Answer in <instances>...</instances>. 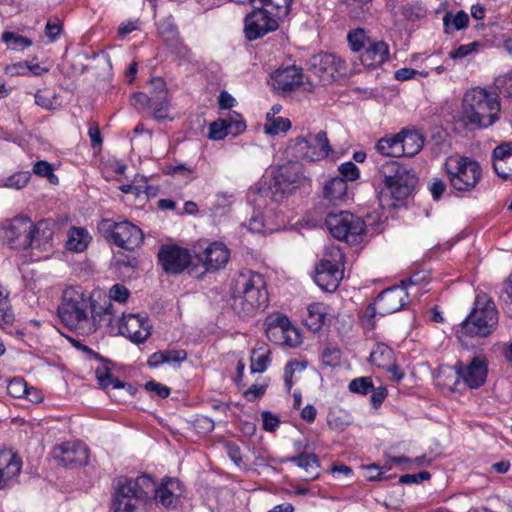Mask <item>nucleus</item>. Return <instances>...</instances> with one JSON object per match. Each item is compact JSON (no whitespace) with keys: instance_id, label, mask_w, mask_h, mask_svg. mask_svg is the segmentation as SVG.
Here are the masks:
<instances>
[{"instance_id":"nucleus-1","label":"nucleus","mask_w":512,"mask_h":512,"mask_svg":"<svg viewBox=\"0 0 512 512\" xmlns=\"http://www.w3.org/2000/svg\"><path fill=\"white\" fill-rule=\"evenodd\" d=\"M111 307L112 305L109 304L108 307L103 308L83 292L68 288L63 293L58 315L68 328L81 335H90L101 326H109L112 323Z\"/></svg>"},{"instance_id":"nucleus-2","label":"nucleus","mask_w":512,"mask_h":512,"mask_svg":"<svg viewBox=\"0 0 512 512\" xmlns=\"http://www.w3.org/2000/svg\"><path fill=\"white\" fill-rule=\"evenodd\" d=\"M232 307L242 316H251L268 303V292L264 277L252 270H243L233 279Z\"/></svg>"},{"instance_id":"nucleus-3","label":"nucleus","mask_w":512,"mask_h":512,"mask_svg":"<svg viewBox=\"0 0 512 512\" xmlns=\"http://www.w3.org/2000/svg\"><path fill=\"white\" fill-rule=\"evenodd\" d=\"M500 110L496 91L475 87L463 96L461 120L465 126L487 128L499 119Z\"/></svg>"},{"instance_id":"nucleus-4","label":"nucleus","mask_w":512,"mask_h":512,"mask_svg":"<svg viewBox=\"0 0 512 512\" xmlns=\"http://www.w3.org/2000/svg\"><path fill=\"white\" fill-rule=\"evenodd\" d=\"M155 480L148 474L136 478L118 477L114 482V512H136L152 501Z\"/></svg>"},{"instance_id":"nucleus-5","label":"nucleus","mask_w":512,"mask_h":512,"mask_svg":"<svg viewBox=\"0 0 512 512\" xmlns=\"http://www.w3.org/2000/svg\"><path fill=\"white\" fill-rule=\"evenodd\" d=\"M375 180L388 189L396 200L409 197L418 183V177L412 168L398 161H385L378 168Z\"/></svg>"},{"instance_id":"nucleus-6","label":"nucleus","mask_w":512,"mask_h":512,"mask_svg":"<svg viewBox=\"0 0 512 512\" xmlns=\"http://www.w3.org/2000/svg\"><path fill=\"white\" fill-rule=\"evenodd\" d=\"M498 324V311L486 294L477 295L474 308L463 321L461 333L470 337H486Z\"/></svg>"},{"instance_id":"nucleus-7","label":"nucleus","mask_w":512,"mask_h":512,"mask_svg":"<svg viewBox=\"0 0 512 512\" xmlns=\"http://www.w3.org/2000/svg\"><path fill=\"white\" fill-rule=\"evenodd\" d=\"M444 166L450 185L459 192L472 191L482 178L480 164L470 157L452 158Z\"/></svg>"},{"instance_id":"nucleus-8","label":"nucleus","mask_w":512,"mask_h":512,"mask_svg":"<svg viewBox=\"0 0 512 512\" xmlns=\"http://www.w3.org/2000/svg\"><path fill=\"white\" fill-rule=\"evenodd\" d=\"M344 254L339 247L331 246L316 266L314 280L326 292H334L344 277Z\"/></svg>"},{"instance_id":"nucleus-9","label":"nucleus","mask_w":512,"mask_h":512,"mask_svg":"<svg viewBox=\"0 0 512 512\" xmlns=\"http://www.w3.org/2000/svg\"><path fill=\"white\" fill-rule=\"evenodd\" d=\"M331 151L332 149L325 131L298 136L291 140L287 147V153L290 156L297 160L309 162L320 161L326 158Z\"/></svg>"},{"instance_id":"nucleus-10","label":"nucleus","mask_w":512,"mask_h":512,"mask_svg":"<svg viewBox=\"0 0 512 512\" xmlns=\"http://www.w3.org/2000/svg\"><path fill=\"white\" fill-rule=\"evenodd\" d=\"M301 176L295 163L280 166L273 176V183L265 190L266 197L275 202H281L288 194L297 188Z\"/></svg>"},{"instance_id":"nucleus-11","label":"nucleus","mask_w":512,"mask_h":512,"mask_svg":"<svg viewBox=\"0 0 512 512\" xmlns=\"http://www.w3.org/2000/svg\"><path fill=\"white\" fill-rule=\"evenodd\" d=\"M346 70L345 62L332 53L316 54L309 61V71L324 85L332 83L337 77L345 76Z\"/></svg>"},{"instance_id":"nucleus-12","label":"nucleus","mask_w":512,"mask_h":512,"mask_svg":"<svg viewBox=\"0 0 512 512\" xmlns=\"http://www.w3.org/2000/svg\"><path fill=\"white\" fill-rule=\"evenodd\" d=\"M157 256L162 269L168 274H180L191 263L189 250L176 244L162 245Z\"/></svg>"},{"instance_id":"nucleus-13","label":"nucleus","mask_w":512,"mask_h":512,"mask_svg":"<svg viewBox=\"0 0 512 512\" xmlns=\"http://www.w3.org/2000/svg\"><path fill=\"white\" fill-rule=\"evenodd\" d=\"M52 456L59 465L75 468L88 463L89 449L82 442H64L53 448Z\"/></svg>"},{"instance_id":"nucleus-14","label":"nucleus","mask_w":512,"mask_h":512,"mask_svg":"<svg viewBox=\"0 0 512 512\" xmlns=\"http://www.w3.org/2000/svg\"><path fill=\"white\" fill-rule=\"evenodd\" d=\"M251 6L253 11L247 14L244 19V32L249 41L259 39L267 33L278 29L279 23L273 17L256 5Z\"/></svg>"},{"instance_id":"nucleus-15","label":"nucleus","mask_w":512,"mask_h":512,"mask_svg":"<svg viewBox=\"0 0 512 512\" xmlns=\"http://www.w3.org/2000/svg\"><path fill=\"white\" fill-rule=\"evenodd\" d=\"M302 69L295 65L279 67L271 74V85L281 94H289L303 84Z\"/></svg>"},{"instance_id":"nucleus-16","label":"nucleus","mask_w":512,"mask_h":512,"mask_svg":"<svg viewBox=\"0 0 512 512\" xmlns=\"http://www.w3.org/2000/svg\"><path fill=\"white\" fill-rule=\"evenodd\" d=\"M119 333L133 343L145 342L151 334L147 318L138 314L123 315L119 322Z\"/></svg>"},{"instance_id":"nucleus-17","label":"nucleus","mask_w":512,"mask_h":512,"mask_svg":"<svg viewBox=\"0 0 512 512\" xmlns=\"http://www.w3.org/2000/svg\"><path fill=\"white\" fill-rule=\"evenodd\" d=\"M457 378H461L470 388H478L484 384L487 377V361L483 356L474 357L464 367L462 362L455 365Z\"/></svg>"},{"instance_id":"nucleus-18","label":"nucleus","mask_w":512,"mask_h":512,"mask_svg":"<svg viewBox=\"0 0 512 512\" xmlns=\"http://www.w3.org/2000/svg\"><path fill=\"white\" fill-rule=\"evenodd\" d=\"M408 300V292L403 287L394 286L382 291L376 298L379 315L385 316L401 310Z\"/></svg>"},{"instance_id":"nucleus-19","label":"nucleus","mask_w":512,"mask_h":512,"mask_svg":"<svg viewBox=\"0 0 512 512\" xmlns=\"http://www.w3.org/2000/svg\"><path fill=\"white\" fill-rule=\"evenodd\" d=\"M197 256L207 271H217L228 263L230 251L224 243L215 241L204 248L201 256Z\"/></svg>"},{"instance_id":"nucleus-20","label":"nucleus","mask_w":512,"mask_h":512,"mask_svg":"<svg viewBox=\"0 0 512 512\" xmlns=\"http://www.w3.org/2000/svg\"><path fill=\"white\" fill-rule=\"evenodd\" d=\"M2 489L12 488L19 483V475L22 469V459L11 448H2Z\"/></svg>"},{"instance_id":"nucleus-21","label":"nucleus","mask_w":512,"mask_h":512,"mask_svg":"<svg viewBox=\"0 0 512 512\" xmlns=\"http://www.w3.org/2000/svg\"><path fill=\"white\" fill-rule=\"evenodd\" d=\"M182 491V485L178 479L167 478L158 488L155 486L152 500L154 499L157 504L167 509L175 508L178 505Z\"/></svg>"},{"instance_id":"nucleus-22","label":"nucleus","mask_w":512,"mask_h":512,"mask_svg":"<svg viewBox=\"0 0 512 512\" xmlns=\"http://www.w3.org/2000/svg\"><path fill=\"white\" fill-rule=\"evenodd\" d=\"M315 217L309 218L305 224H358V218L349 211L339 210L335 207L324 210L321 207L314 209Z\"/></svg>"},{"instance_id":"nucleus-23","label":"nucleus","mask_w":512,"mask_h":512,"mask_svg":"<svg viewBox=\"0 0 512 512\" xmlns=\"http://www.w3.org/2000/svg\"><path fill=\"white\" fill-rule=\"evenodd\" d=\"M110 239L119 247L131 250L143 241L140 226H112Z\"/></svg>"},{"instance_id":"nucleus-24","label":"nucleus","mask_w":512,"mask_h":512,"mask_svg":"<svg viewBox=\"0 0 512 512\" xmlns=\"http://www.w3.org/2000/svg\"><path fill=\"white\" fill-rule=\"evenodd\" d=\"M361 63L368 68H375L382 65L389 58V46L384 41H376L361 54Z\"/></svg>"},{"instance_id":"nucleus-25","label":"nucleus","mask_w":512,"mask_h":512,"mask_svg":"<svg viewBox=\"0 0 512 512\" xmlns=\"http://www.w3.org/2000/svg\"><path fill=\"white\" fill-rule=\"evenodd\" d=\"M399 140L402 156L413 157L422 150L425 139L418 130L403 129L399 132Z\"/></svg>"},{"instance_id":"nucleus-26","label":"nucleus","mask_w":512,"mask_h":512,"mask_svg":"<svg viewBox=\"0 0 512 512\" xmlns=\"http://www.w3.org/2000/svg\"><path fill=\"white\" fill-rule=\"evenodd\" d=\"M266 335L270 341L278 345L297 347L301 344L300 333L291 323L287 327L284 325V327L266 331Z\"/></svg>"},{"instance_id":"nucleus-27","label":"nucleus","mask_w":512,"mask_h":512,"mask_svg":"<svg viewBox=\"0 0 512 512\" xmlns=\"http://www.w3.org/2000/svg\"><path fill=\"white\" fill-rule=\"evenodd\" d=\"M95 377L102 389H106L111 386L116 390H125L129 395H133L134 393V388L131 384L122 382L112 375L108 362L96 368Z\"/></svg>"},{"instance_id":"nucleus-28","label":"nucleus","mask_w":512,"mask_h":512,"mask_svg":"<svg viewBox=\"0 0 512 512\" xmlns=\"http://www.w3.org/2000/svg\"><path fill=\"white\" fill-rule=\"evenodd\" d=\"M289 461L295 463L305 472V475L302 477L304 481L314 480L320 475V465L315 454L301 453L289 458Z\"/></svg>"},{"instance_id":"nucleus-29","label":"nucleus","mask_w":512,"mask_h":512,"mask_svg":"<svg viewBox=\"0 0 512 512\" xmlns=\"http://www.w3.org/2000/svg\"><path fill=\"white\" fill-rule=\"evenodd\" d=\"M323 197L330 202L345 201L348 199V184L339 176L327 180L323 186Z\"/></svg>"},{"instance_id":"nucleus-30","label":"nucleus","mask_w":512,"mask_h":512,"mask_svg":"<svg viewBox=\"0 0 512 512\" xmlns=\"http://www.w3.org/2000/svg\"><path fill=\"white\" fill-rule=\"evenodd\" d=\"M291 3L292 0H255L251 5L258 6L279 23L289 14Z\"/></svg>"},{"instance_id":"nucleus-31","label":"nucleus","mask_w":512,"mask_h":512,"mask_svg":"<svg viewBox=\"0 0 512 512\" xmlns=\"http://www.w3.org/2000/svg\"><path fill=\"white\" fill-rule=\"evenodd\" d=\"M333 238L347 244H358L365 233V226H327Z\"/></svg>"},{"instance_id":"nucleus-32","label":"nucleus","mask_w":512,"mask_h":512,"mask_svg":"<svg viewBox=\"0 0 512 512\" xmlns=\"http://www.w3.org/2000/svg\"><path fill=\"white\" fill-rule=\"evenodd\" d=\"M67 236L66 247L73 252H83L91 241V236L81 226H71Z\"/></svg>"},{"instance_id":"nucleus-33","label":"nucleus","mask_w":512,"mask_h":512,"mask_svg":"<svg viewBox=\"0 0 512 512\" xmlns=\"http://www.w3.org/2000/svg\"><path fill=\"white\" fill-rule=\"evenodd\" d=\"M375 148L383 156L401 157L403 155V150L400 148L399 133L379 139Z\"/></svg>"},{"instance_id":"nucleus-34","label":"nucleus","mask_w":512,"mask_h":512,"mask_svg":"<svg viewBox=\"0 0 512 512\" xmlns=\"http://www.w3.org/2000/svg\"><path fill=\"white\" fill-rule=\"evenodd\" d=\"M307 316L304 318V324L312 332H318L324 325L327 313L322 304L314 303L308 306Z\"/></svg>"},{"instance_id":"nucleus-35","label":"nucleus","mask_w":512,"mask_h":512,"mask_svg":"<svg viewBox=\"0 0 512 512\" xmlns=\"http://www.w3.org/2000/svg\"><path fill=\"white\" fill-rule=\"evenodd\" d=\"M369 360L378 368L385 369L391 367V363L394 361V352L386 344L378 343L371 351Z\"/></svg>"},{"instance_id":"nucleus-36","label":"nucleus","mask_w":512,"mask_h":512,"mask_svg":"<svg viewBox=\"0 0 512 512\" xmlns=\"http://www.w3.org/2000/svg\"><path fill=\"white\" fill-rule=\"evenodd\" d=\"M468 23L469 16L464 11H458L457 13L448 11L443 16V26L446 34L464 29L468 26Z\"/></svg>"},{"instance_id":"nucleus-37","label":"nucleus","mask_w":512,"mask_h":512,"mask_svg":"<svg viewBox=\"0 0 512 512\" xmlns=\"http://www.w3.org/2000/svg\"><path fill=\"white\" fill-rule=\"evenodd\" d=\"M138 260L131 254L118 253L115 260L117 270L127 277H131L138 268Z\"/></svg>"},{"instance_id":"nucleus-38","label":"nucleus","mask_w":512,"mask_h":512,"mask_svg":"<svg viewBox=\"0 0 512 512\" xmlns=\"http://www.w3.org/2000/svg\"><path fill=\"white\" fill-rule=\"evenodd\" d=\"M150 108L153 110V117L157 120H172L169 116V100L168 95L160 94L152 96Z\"/></svg>"},{"instance_id":"nucleus-39","label":"nucleus","mask_w":512,"mask_h":512,"mask_svg":"<svg viewBox=\"0 0 512 512\" xmlns=\"http://www.w3.org/2000/svg\"><path fill=\"white\" fill-rule=\"evenodd\" d=\"M2 42H4L8 49L15 51H23L32 45V41L18 33L3 32Z\"/></svg>"},{"instance_id":"nucleus-40","label":"nucleus","mask_w":512,"mask_h":512,"mask_svg":"<svg viewBox=\"0 0 512 512\" xmlns=\"http://www.w3.org/2000/svg\"><path fill=\"white\" fill-rule=\"evenodd\" d=\"M159 34L168 48L182 40L176 25L172 23L162 24L159 27Z\"/></svg>"},{"instance_id":"nucleus-41","label":"nucleus","mask_w":512,"mask_h":512,"mask_svg":"<svg viewBox=\"0 0 512 512\" xmlns=\"http://www.w3.org/2000/svg\"><path fill=\"white\" fill-rule=\"evenodd\" d=\"M32 171L39 177L47 178V180L53 185H57L59 183L58 177L54 174L53 166L47 161H37L33 165Z\"/></svg>"},{"instance_id":"nucleus-42","label":"nucleus","mask_w":512,"mask_h":512,"mask_svg":"<svg viewBox=\"0 0 512 512\" xmlns=\"http://www.w3.org/2000/svg\"><path fill=\"white\" fill-rule=\"evenodd\" d=\"M226 121L228 132L231 135H238L245 131L246 124L242 116L236 112H229L226 117H223Z\"/></svg>"},{"instance_id":"nucleus-43","label":"nucleus","mask_w":512,"mask_h":512,"mask_svg":"<svg viewBox=\"0 0 512 512\" xmlns=\"http://www.w3.org/2000/svg\"><path fill=\"white\" fill-rule=\"evenodd\" d=\"M7 393L14 398L31 395L23 378H13L7 385Z\"/></svg>"},{"instance_id":"nucleus-44","label":"nucleus","mask_w":512,"mask_h":512,"mask_svg":"<svg viewBox=\"0 0 512 512\" xmlns=\"http://www.w3.org/2000/svg\"><path fill=\"white\" fill-rule=\"evenodd\" d=\"M291 128V122L287 118H273L270 123H266L264 131L269 135H277L279 132H286Z\"/></svg>"},{"instance_id":"nucleus-45","label":"nucleus","mask_w":512,"mask_h":512,"mask_svg":"<svg viewBox=\"0 0 512 512\" xmlns=\"http://www.w3.org/2000/svg\"><path fill=\"white\" fill-rule=\"evenodd\" d=\"M349 390L353 393L367 395L373 390V382L370 377H359L349 383Z\"/></svg>"},{"instance_id":"nucleus-46","label":"nucleus","mask_w":512,"mask_h":512,"mask_svg":"<svg viewBox=\"0 0 512 512\" xmlns=\"http://www.w3.org/2000/svg\"><path fill=\"white\" fill-rule=\"evenodd\" d=\"M493 169L504 180H512V157L494 160Z\"/></svg>"},{"instance_id":"nucleus-47","label":"nucleus","mask_w":512,"mask_h":512,"mask_svg":"<svg viewBox=\"0 0 512 512\" xmlns=\"http://www.w3.org/2000/svg\"><path fill=\"white\" fill-rule=\"evenodd\" d=\"M497 94L506 97H512V72L504 76L497 77L494 81V90Z\"/></svg>"},{"instance_id":"nucleus-48","label":"nucleus","mask_w":512,"mask_h":512,"mask_svg":"<svg viewBox=\"0 0 512 512\" xmlns=\"http://www.w3.org/2000/svg\"><path fill=\"white\" fill-rule=\"evenodd\" d=\"M227 135H231L228 132L227 124L224 118H220L210 124L209 127V138L212 140H222Z\"/></svg>"},{"instance_id":"nucleus-49","label":"nucleus","mask_w":512,"mask_h":512,"mask_svg":"<svg viewBox=\"0 0 512 512\" xmlns=\"http://www.w3.org/2000/svg\"><path fill=\"white\" fill-rule=\"evenodd\" d=\"M270 362H271V358H270L269 353L256 355V352L253 351V354L251 356V365H250L251 372L252 373L264 372L267 369Z\"/></svg>"},{"instance_id":"nucleus-50","label":"nucleus","mask_w":512,"mask_h":512,"mask_svg":"<svg viewBox=\"0 0 512 512\" xmlns=\"http://www.w3.org/2000/svg\"><path fill=\"white\" fill-rule=\"evenodd\" d=\"M347 38L351 49L355 52L361 50L368 40L365 31L361 28L350 31Z\"/></svg>"},{"instance_id":"nucleus-51","label":"nucleus","mask_w":512,"mask_h":512,"mask_svg":"<svg viewBox=\"0 0 512 512\" xmlns=\"http://www.w3.org/2000/svg\"><path fill=\"white\" fill-rule=\"evenodd\" d=\"M379 314L377 302L369 304L361 316V324L366 329H373L375 326V317Z\"/></svg>"},{"instance_id":"nucleus-52","label":"nucleus","mask_w":512,"mask_h":512,"mask_svg":"<svg viewBox=\"0 0 512 512\" xmlns=\"http://www.w3.org/2000/svg\"><path fill=\"white\" fill-rule=\"evenodd\" d=\"M339 173L341 174V178H344L345 181H355L359 178L360 171L356 164L351 161L342 163L338 168Z\"/></svg>"},{"instance_id":"nucleus-53","label":"nucleus","mask_w":512,"mask_h":512,"mask_svg":"<svg viewBox=\"0 0 512 512\" xmlns=\"http://www.w3.org/2000/svg\"><path fill=\"white\" fill-rule=\"evenodd\" d=\"M30 180L29 172H18L12 176H10L6 182L5 186L15 189H21L27 185Z\"/></svg>"},{"instance_id":"nucleus-54","label":"nucleus","mask_w":512,"mask_h":512,"mask_svg":"<svg viewBox=\"0 0 512 512\" xmlns=\"http://www.w3.org/2000/svg\"><path fill=\"white\" fill-rule=\"evenodd\" d=\"M290 323L289 319L282 314H272L269 315L265 320V332L272 331L273 329H277L280 327H284V325H288Z\"/></svg>"},{"instance_id":"nucleus-55","label":"nucleus","mask_w":512,"mask_h":512,"mask_svg":"<svg viewBox=\"0 0 512 512\" xmlns=\"http://www.w3.org/2000/svg\"><path fill=\"white\" fill-rule=\"evenodd\" d=\"M54 102V94L48 90H38L35 94V103L42 108L51 109Z\"/></svg>"},{"instance_id":"nucleus-56","label":"nucleus","mask_w":512,"mask_h":512,"mask_svg":"<svg viewBox=\"0 0 512 512\" xmlns=\"http://www.w3.org/2000/svg\"><path fill=\"white\" fill-rule=\"evenodd\" d=\"M165 352V364L179 366L183 361L187 359V352L183 349L177 350H164Z\"/></svg>"},{"instance_id":"nucleus-57","label":"nucleus","mask_w":512,"mask_h":512,"mask_svg":"<svg viewBox=\"0 0 512 512\" xmlns=\"http://www.w3.org/2000/svg\"><path fill=\"white\" fill-rule=\"evenodd\" d=\"M327 422L331 429L338 431H343L350 424V421L346 417L334 412L328 414Z\"/></svg>"},{"instance_id":"nucleus-58","label":"nucleus","mask_w":512,"mask_h":512,"mask_svg":"<svg viewBox=\"0 0 512 512\" xmlns=\"http://www.w3.org/2000/svg\"><path fill=\"white\" fill-rule=\"evenodd\" d=\"M431 474L428 471H420L416 474H404L399 478V482L402 484H418L423 481L429 480Z\"/></svg>"},{"instance_id":"nucleus-59","label":"nucleus","mask_w":512,"mask_h":512,"mask_svg":"<svg viewBox=\"0 0 512 512\" xmlns=\"http://www.w3.org/2000/svg\"><path fill=\"white\" fill-rule=\"evenodd\" d=\"M428 189L432 195V198L438 201L446 191V184L439 178H433L428 184Z\"/></svg>"},{"instance_id":"nucleus-60","label":"nucleus","mask_w":512,"mask_h":512,"mask_svg":"<svg viewBox=\"0 0 512 512\" xmlns=\"http://www.w3.org/2000/svg\"><path fill=\"white\" fill-rule=\"evenodd\" d=\"M129 295H130L129 290L121 284L113 285L109 291V297L112 300H115L120 303L126 302Z\"/></svg>"},{"instance_id":"nucleus-61","label":"nucleus","mask_w":512,"mask_h":512,"mask_svg":"<svg viewBox=\"0 0 512 512\" xmlns=\"http://www.w3.org/2000/svg\"><path fill=\"white\" fill-rule=\"evenodd\" d=\"M480 44L478 42H472L466 45H460L457 49L451 51L449 53V57L452 59L457 58H464L471 54L472 52L476 51L477 47H479Z\"/></svg>"},{"instance_id":"nucleus-62","label":"nucleus","mask_w":512,"mask_h":512,"mask_svg":"<svg viewBox=\"0 0 512 512\" xmlns=\"http://www.w3.org/2000/svg\"><path fill=\"white\" fill-rule=\"evenodd\" d=\"M171 52L175 54L178 58L185 61H190L192 57L191 49L186 46L183 42V39L176 44L169 47Z\"/></svg>"},{"instance_id":"nucleus-63","label":"nucleus","mask_w":512,"mask_h":512,"mask_svg":"<svg viewBox=\"0 0 512 512\" xmlns=\"http://www.w3.org/2000/svg\"><path fill=\"white\" fill-rule=\"evenodd\" d=\"M261 416L263 429L268 432H274L280 423L279 418L270 411H264Z\"/></svg>"},{"instance_id":"nucleus-64","label":"nucleus","mask_w":512,"mask_h":512,"mask_svg":"<svg viewBox=\"0 0 512 512\" xmlns=\"http://www.w3.org/2000/svg\"><path fill=\"white\" fill-rule=\"evenodd\" d=\"M493 161L512 157V143L506 142L498 145L492 153Z\"/></svg>"}]
</instances>
